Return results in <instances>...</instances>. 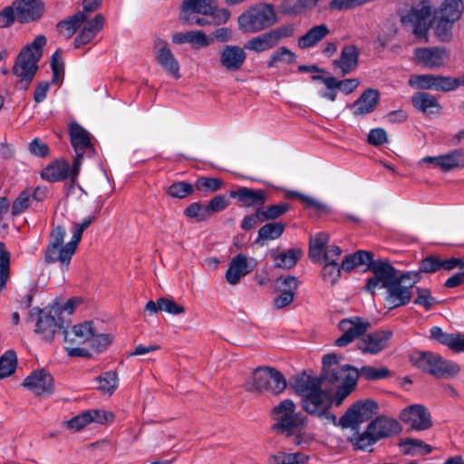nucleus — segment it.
Listing matches in <instances>:
<instances>
[{"mask_svg":"<svg viewBox=\"0 0 464 464\" xmlns=\"http://www.w3.org/2000/svg\"><path fill=\"white\" fill-rule=\"evenodd\" d=\"M275 423L272 430L276 432L292 438L295 446H308L314 440V433L308 431V418L296 411L295 403L290 399L283 400L272 410Z\"/></svg>","mask_w":464,"mask_h":464,"instance_id":"obj_1","label":"nucleus"},{"mask_svg":"<svg viewBox=\"0 0 464 464\" xmlns=\"http://www.w3.org/2000/svg\"><path fill=\"white\" fill-rule=\"evenodd\" d=\"M46 42L45 36L39 34L17 55L13 66V73L18 79L15 83L16 89L23 91L28 89L38 71V62L42 58L43 47Z\"/></svg>","mask_w":464,"mask_h":464,"instance_id":"obj_2","label":"nucleus"},{"mask_svg":"<svg viewBox=\"0 0 464 464\" xmlns=\"http://www.w3.org/2000/svg\"><path fill=\"white\" fill-rule=\"evenodd\" d=\"M287 383L285 376L276 368L259 366L252 372L251 380L245 384L248 392L261 395H279L286 389Z\"/></svg>","mask_w":464,"mask_h":464,"instance_id":"obj_3","label":"nucleus"},{"mask_svg":"<svg viewBox=\"0 0 464 464\" xmlns=\"http://www.w3.org/2000/svg\"><path fill=\"white\" fill-rule=\"evenodd\" d=\"M412 5L407 14L401 15V21L412 27L413 34L429 42L428 34L434 18V9L429 0H411Z\"/></svg>","mask_w":464,"mask_h":464,"instance_id":"obj_4","label":"nucleus"},{"mask_svg":"<svg viewBox=\"0 0 464 464\" xmlns=\"http://www.w3.org/2000/svg\"><path fill=\"white\" fill-rule=\"evenodd\" d=\"M276 14L271 4H259L248 8L238 18V27L245 33H257L274 25Z\"/></svg>","mask_w":464,"mask_h":464,"instance_id":"obj_5","label":"nucleus"},{"mask_svg":"<svg viewBox=\"0 0 464 464\" xmlns=\"http://www.w3.org/2000/svg\"><path fill=\"white\" fill-rule=\"evenodd\" d=\"M197 14L211 16L217 25L226 24L230 17V12L227 9L218 8L217 0H183L179 19L189 22L191 16Z\"/></svg>","mask_w":464,"mask_h":464,"instance_id":"obj_6","label":"nucleus"},{"mask_svg":"<svg viewBox=\"0 0 464 464\" xmlns=\"http://www.w3.org/2000/svg\"><path fill=\"white\" fill-rule=\"evenodd\" d=\"M413 365L436 377L454 376L459 372L458 364L445 361L431 352H415L410 357Z\"/></svg>","mask_w":464,"mask_h":464,"instance_id":"obj_7","label":"nucleus"},{"mask_svg":"<svg viewBox=\"0 0 464 464\" xmlns=\"http://www.w3.org/2000/svg\"><path fill=\"white\" fill-rule=\"evenodd\" d=\"M38 316L35 331L42 334L43 338L50 342L55 333L65 330V321L62 318V308L59 304L49 305L44 309L34 308L30 316Z\"/></svg>","mask_w":464,"mask_h":464,"instance_id":"obj_8","label":"nucleus"},{"mask_svg":"<svg viewBox=\"0 0 464 464\" xmlns=\"http://www.w3.org/2000/svg\"><path fill=\"white\" fill-rule=\"evenodd\" d=\"M421 278L420 272H408L400 275V277L386 289V307L396 308L407 304L411 298V288Z\"/></svg>","mask_w":464,"mask_h":464,"instance_id":"obj_9","label":"nucleus"},{"mask_svg":"<svg viewBox=\"0 0 464 464\" xmlns=\"http://www.w3.org/2000/svg\"><path fill=\"white\" fill-rule=\"evenodd\" d=\"M66 235L65 228L62 226L54 227L50 234V241L44 251V261L47 264L60 262L63 270H67L72 256L77 249L74 246L71 252L68 251L69 242L64 246L63 241Z\"/></svg>","mask_w":464,"mask_h":464,"instance_id":"obj_10","label":"nucleus"},{"mask_svg":"<svg viewBox=\"0 0 464 464\" xmlns=\"http://www.w3.org/2000/svg\"><path fill=\"white\" fill-rule=\"evenodd\" d=\"M333 405L332 396L322 388L305 398H301L300 406L310 416L324 419L326 423L336 424L337 418L330 412Z\"/></svg>","mask_w":464,"mask_h":464,"instance_id":"obj_11","label":"nucleus"},{"mask_svg":"<svg viewBox=\"0 0 464 464\" xmlns=\"http://www.w3.org/2000/svg\"><path fill=\"white\" fill-rule=\"evenodd\" d=\"M376 410L377 404L372 400L357 401L340 418L338 423L342 428H352L357 430L360 424L369 420Z\"/></svg>","mask_w":464,"mask_h":464,"instance_id":"obj_12","label":"nucleus"},{"mask_svg":"<svg viewBox=\"0 0 464 464\" xmlns=\"http://www.w3.org/2000/svg\"><path fill=\"white\" fill-rule=\"evenodd\" d=\"M373 276L369 278L364 288L372 295L374 294L376 288H387L394 281H396L401 274L388 262L383 260H376L371 266L370 269Z\"/></svg>","mask_w":464,"mask_h":464,"instance_id":"obj_13","label":"nucleus"},{"mask_svg":"<svg viewBox=\"0 0 464 464\" xmlns=\"http://www.w3.org/2000/svg\"><path fill=\"white\" fill-rule=\"evenodd\" d=\"M371 326L368 320L360 316H352L341 320L338 327L343 334L335 340V345L344 347L356 339H361Z\"/></svg>","mask_w":464,"mask_h":464,"instance_id":"obj_14","label":"nucleus"},{"mask_svg":"<svg viewBox=\"0 0 464 464\" xmlns=\"http://www.w3.org/2000/svg\"><path fill=\"white\" fill-rule=\"evenodd\" d=\"M392 332L390 330H377L365 334L357 343V349L362 354L376 355L388 348Z\"/></svg>","mask_w":464,"mask_h":464,"instance_id":"obj_15","label":"nucleus"},{"mask_svg":"<svg viewBox=\"0 0 464 464\" xmlns=\"http://www.w3.org/2000/svg\"><path fill=\"white\" fill-rule=\"evenodd\" d=\"M418 64L428 69L444 67L450 59V53L445 47H419L414 50Z\"/></svg>","mask_w":464,"mask_h":464,"instance_id":"obj_16","label":"nucleus"},{"mask_svg":"<svg viewBox=\"0 0 464 464\" xmlns=\"http://www.w3.org/2000/svg\"><path fill=\"white\" fill-rule=\"evenodd\" d=\"M153 52L155 60L166 72L175 79L180 78L179 63L165 40L155 39Z\"/></svg>","mask_w":464,"mask_h":464,"instance_id":"obj_17","label":"nucleus"},{"mask_svg":"<svg viewBox=\"0 0 464 464\" xmlns=\"http://www.w3.org/2000/svg\"><path fill=\"white\" fill-rule=\"evenodd\" d=\"M400 418L402 422L416 430H425L432 425L428 409L420 404H413L405 408L401 411Z\"/></svg>","mask_w":464,"mask_h":464,"instance_id":"obj_18","label":"nucleus"},{"mask_svg":"<svg viewBox=\"0 0 464 464\" xmlns=\"http://www.w3.org/2000/svg\"><path fill=\"white\" fill-rule=\"evenodd\" d=\"M23 386L37 396L50 395L54 390V381L50 372L41 369L28 375L24 380Z\"/></svg>","mask_w":464,"mask_h":464,"instance_id":"obj_19","label":"nucleus"},{"mask_svg":"<svg viewBox=\"0 0 464 464\" xmlns=\"http://www.w3.org/2000/svg\"><path fill=\"white\" fill-rule=\"evenodd\" d=\"M450 76L437 74H414L409 79V85L420 90L450 92Z\"/></svg>","mask_w":464,"mask_h":464,"instance_id":"obj_20","label":"nucleus"},{"mask_svg":"<svg viewBox=\"0 0 464 464\" xmlns=\"http://www.w3.org/2000/svg\"><path fill=\"white\" fill-rule=\"evenodd\" d=\"M13 6L17 21L27 24L40 19L44 14V4L38 0H14Z\"/></svg>","mask_w":464,"mask_h":464,"instance_id":"obj_21","label":"nucleus"},{"mask_svg":"<svg viewBox=\"0 0 464 464\" xmlns=\"http://www.w3.org/2000/svg\"><path fill=\"white\" fill-rule=\"evenodd\" d=\"M360 50L353 44L343 47L340 57L333 61L334 71L344 76L356 70L359 63Z\"/></svg>","mask_w":464,"mask_h":464,"instance_id":"obj_22","label":"nucleus"},{"mask_svg":"<svg viewBox=\"0 0 464 464\" xmlns=\"http://www.w3.org/2000/svg\"><path fill=\"white\" fill-rule=\"evenodd\" d=\"M229 197L237 200L240 207L251 208L263 206L267 198V193L264 189H253L246 187H238L229 192Z\"/></svg>","mask_w":464,"mask_h":464,"instance_id":"obj_23","label":"nucleus"},{"mask_svg":"<svg viewBox=\"0 0 464 464\" xmlns=\"http://www.w3.org/2000/svg\"><path fill=\"white\" fill-rule=\"evenodd\" d=\"M246 59L245 48L238 45H225L219 53L220 64L229 72L239 71Z\"/></svg>","mask_w":464,"mask_h":464,"instance_id":"obj_24","label":"nucleus"},{"mask_svg":"<svg viewBox=\"0 0 464 464\" xmlns=\"http://www.w3.org/2000/svg\"><path fill=\"white\" fill-rule=\"evenodd\" d=\"M324 380V379L321 375L315 376L307 374L306 372H302L296 374L292 379L291 385L301 398H305V396L320 390Z\"/></svg>","mask_w":464,"mask_h":464,"instance_id":"obj_25","label":"nucleus"},{"mask_svg":"<svg viewBox=\"0 0 464 464\" xmlns=\"http://www.w3.org/2000/svg\"><path fill=\"white\" fill-rule=\"evenodd\" d=\"M323 372L321 376L331 383H335L341 381L343 375L351 372V365H340L337 361V355L334 353H328L323 357Z\"/></svg>","mask_w":464,"mask_h":464,"instance_id":"obj_26","label":"nucleus"},{"mask_svg":"<svg viewBox=\"0 0 464 464\" xmlns=\"http://www.w3.org/2000/svg\"><path fill=\"white\" fill-rule=\"evenodd\" d=\"M380 101V93L377 90L369 88L353 103V114L355 117H362L372 113L377 107Z\"/></svg>","mask_w":464,"mask_h":464,"instance_id":"obj_27","label":"nucleus"},{"mask_svg":"<svg viewBox=\"0 0 464 464\" xmlns=\"http://www.w3.org/2000/svg\"><path fill=\"white\" fill-rule=\"evenodd\" d=\"M253 269L249 266L248 259L246 255L240 253L234 256L226 272V280L231 285H235L239 283L240 279L246 276Z\"/></svg>","mask_w":464,"mask_h":464,"instance_id":"obj_28","label":"nucleus"},{"mask_svg":"<svg viewBox=\"0 0 464 464\" xmlns=\"http://www.w3.org/2000/svg\"><path fill=\"white\" fill-rule=\"evenodd\" d=\"M104 17L102 14H97L92 19L86 20L80 34L75 37L73 44L75 48H80L92 42L96 34L103 28Z\"/></svg>","mask_w":464,"mask_h":464,"instance_id":"obj_29","label":"nucleus"},{"mask_svg":"<svg viewBox=\"0 0 464 464\" xmlns=\"http://www.w3.org/2000/svg\"><path fill=\"white\" fill-rule=\"evenodd\" d=\"M369 430L377 440L397 434L400 430L399 422L386 416H379L369 423Z\"/></svg>","mask_w":464,"mask_h":464,"instance_id":"obj_30","label":"nucleus"},{"mask_svg":"<svg viewBox=\"0 0 464 464\" xmlns=\"http://www.w3.org/2000/svg\"><path fill=\"white\" fill-rule=\"evenodd\" d=\"M411 103L415 109L428 116L440 114L441 106L437 98L425 92H417L411 96Z\"/></svg>","mask_w":464,"mask_h":464,"instance_id":"obj_31","label":"nucleus"},{"mask_svg":"<svg viewBox=\"0 0 464 464\" xmlns=\"http://www.w3.org/2000/svg\"><path fill=\"white\" fill-rule=\"evenodd\" d=\"M92 322H84L76 324L71 331L63 330V336L65 343L69 344H82L90 342L93 334Z\"/></svg>","mask_w":464,"mask_h":464,"instance_id":"obj_32","label":"nucleus"},{"mask_svg":"<svg viewBox=\"0 0 464 464\" xmlns=\"http://www.w3.org/2000/svg\"><path fill=\"white\" fill-rule=\"evenodd\" d=\"M71 143L75 153H85L92 150L90 135L80 124L73 122L69 127Z\"/></svg>","mask_w":464,"mask_h":464,"instance_id":"obj_33","label":"nucleus"},{"mask_svg":"<svg viewBox=\"0 0 464 464\" xmlns=\"http://www.w3.org/2000/svg\"><path fill=\"white\" fill-rule=\"evenodd\" d=\"M302 256V251L298 248H291L287 252H281L279 249L271 251V257L274 259L276 267L290 269L294 267Z\"/></svg>","mask_w":464,"mask_h":464,"instance_id":"obj_34","label":"nucleus"},{"mask_svg":"<svg viewBox=\"0 0 464 464\" xmlns=\"http://www.w3.org/2000/svg\"><path fill=\"white\" fill-rule=\"evenodd\" d=\"M171 40L176 44H190L199 47L210 44L208 36L201 30L177 33L172 35Z\"/></svg>","mask_w":464,"mask_h":464,"instance_id":"obj_35","label":"nucleus"},{"mask_svg":"<svg viewBox=\"0 0 464 464\" xmlns=\"http://www.w3.org/2000/svg\"><path fill=\"white\" fill-rule=\"evenodd\" d=\"M330 30L324 24L312 27L307 33L298 39V46L301 49H308L314 47L328 35Z\"/></svg>","mask_w":464,"mask_h":464,"instance_id":"obj_36","label":"nucleus"},{"mask_svg":"<svg viewBox=\"0 0 464 464\" xmlns=\"http://www.w3.org/2000/svg\"><path fill=\"white\" fill-rule=\"evenodd\" d=\"M70 174V167L65 160H57L42 171V178L50 182L64 180Z\"/></svg>","mask_w":464,"mask_h":464,"instance_id":"obj_37","label":"nucleus"},{"mask_svg":"<svg viewBox=\"0 0 464 464\" xmlns=\"http://www.w3.org/2000/svg\"><path fill=\"white\" fill-rule=\"evenodd\" d=\"M285 229V225L282 222H269L262 226L255 240L256 244L264 245L266 241H272L279 238Z\"/></svg>","mask_w":464,"mask_h":464,"instance_id":"obj_38","label":"nucleus"},{"mask_svg":"<svg viewBox=\"0 0 464 464\" xmlns=\"http://www.w3.org/2000/svg\"><path fill=\"white\" fill-rule=\"evenodd\" d=\"M440 169L444 172L455 169L464 168V152L461 150H455L450 153L438 156Z\"/></svg>","mask_w":464,"mask_h":464,"instance_id":"obj_39","label":"nucleus"},{"mask_svg":"<svg viewBox=\"0 0 464 464\" xmlns=\"http://www.w3.org/2000/svg\"><path fill=\"white\" fill-rule=\"evenodd\" d=\"M330 237L324 232L318 233L310 237L309 241V257L314 263L322 262V254L329 242Z\"/></svg>","mask_w":464,"mask_h":464,"instance_id":"obj_40","label":"nucleus"},{"mask_svg":"<svg viewBox=\"0 0 464 464\" xmlns=\"http://www.w3.org/2000/svg\"><path fill=\"white\" fill-rule=\"evenodd\" d=\"M351 373L357 374V379L361 377L366 381L382 380L391 375V372L388 368L381 367L378 369L371 365H365L360 369L352 366Z\"/></svg>","mask_w":464,"mask_h":464,"instance_id":"obj_41","label":"nucleus"},{"mask_svg":"<svg viewBox=\"0 0 464 464\" xmlns=\"http://www.w3.org/2000/svg\"><path fill=\"white\" fill-rule=\"evenodd\" d=\"M86 22L85 16L77 12L57 24L59 31L66 37L71 38L78 29Z\"/></svg>","mask_w":464,"mask_h":464,"instance_id":"obj_42","label":"nucleus"},{"mask_svg":"<svg viewBox=\"0 0 464 464\" xmlns=\"http://www.w3.org/2000/svg\"><path fill=\"white\" fill-rule=\"evenodd\" d=\"M276 44L270 34L266 32L249 39L244 45V48L255 53H262L272 49Z\"/></svg>","mask_w":464,"mask_h":464,"instance_id":"obj_43","label":"nucleus"},{"mask_svg":"<svg viewBox=\"0 0 464 464\" xmlns=\"http://www.w3.org/2000/svg\"><path fill=\"white\" fill-rule=\"evenodd\" d=\"M342 383L338 386L333 403L340 405L343 400L355 389L357 384V374H352L351 372L343 375Z\"/></svg>","mask_w":464,"mask_h":464,"instance_id":"obj_44","label":"nucleus"},{"mask_svg":"<svg viewBox=\"0 0 464 464\" xmlns=\"http://www.w3.org/2000/svg\"><path fill=\"white\" fill-rule=\"evenodd\" d=\"M464 10L462 0H443L440 6V14L444 17L458 21Z\"/></svg>","mask_w":464,"mask_h":464,"instance_id":"obj_45","label":"nucleus"},{"mask_svg":"<svg viewBox=\"0 0 464 464\" xmlns=\"http://www.w3.org/2000/svg\"><path fill=\"white\" fill-rule=\"evenodd\" d=\"M289 209V205L285 202H280L278 204L269 205L266 207L261 206L258 208V214L261 215V222L267 220H275L284 214H285Z\"/></svg>","mask_w":464,"mask_h":464,"instance_id":"obj_46","label":"nucleus"},{"mask_svg":"<svg viewBox=\"0 0 464 464\" xmlns=\"http://www.w3.org/2000/svg\"><path fill=\"white\" fill-rule=\"evenodd\" d=\"M456 20H451L449 17H440L435 21L434 33L441 42H449L452 37L453 24Z\"/></svg>","mask_w":464,"mask_h":464,"instance_id":"obj_47","label":"nucleus"},{"mask_svg":"<svg viewBox=\"0 0 464 464\" xmlns=\"http://www.w3.org/2000/svg\"><path fill=\"white\" fill-rule=\"evenodd\" d=\"M295 59L296 55L290 49L285 46H281L272 53L267 61V66L274 68L278 63L291 64L295 63Z\"/></svg>","mask_w":464,"mask_h":464,"instance_id":"obj_48","label":"nucleus"},{"mask_svg":"<svg viewBox=\"0 0 464 464\" xmlns=\"http://www.w3.org/2000/svg\"><path fill=\"white\" fill-rule=\"evenodd\" d=\"M17 357L13 350L6 351L0 357V379L6 378L13 374L16 369Z\"/></svg>","mask_w":464,"mask_h":464,"instance_id":"obj_49","label":"nucleus"},{"mask_svg":"<svg viewBox=\"0 0 464 464\" xmlns=\"http://www.w3.org/2000/svg\"><path fill=\"white\" fill-rule=\"evenodd\" d=\"M10 273V252L4 243L0 242V291L4 290Z\"/></svg>","mask_w":464,"mask_h":464,"instance_id":"obj_50","label":"nucleus"},{"mask_svg":"<svg viewBox=\"0 0 464 464\" xmlns=\"http://www.w3.org/2000/svg\"><path fill=\"white\" fill-rule=\"evenodd\" d=\"M377 441L372 431H370L369 426L364 432L357 433L351 438V442L354 448L362 450L372 451L370 448Z\"/></svg>","mask_w":464,"mask_h":464,"instance_id":"obj_51","label":"nucleus"},{"mask_svg":"<svg viewBox=\"0 0 464 464\" xmlns=\"http://www.w3.org/2000/svg\"><path fill=\"white\" fill-rule=\"evenodd\" d=\"M314 0H284L280 5V11L284 14L294 15L301 14Z\"/></svg>","mask_w":464,"mask_h":464,"instance_id":"obj_52","label":"nucleus"},{"mask_svg":"<svg viewBox=\"0 0 464 464\" xmlns=\"http://www.w3.org/2000/svg\"><path fill=\"white\" fill-rule=\"evenodd\" d=\"M99 381V390L103 393L111 395L118 387V377L114 372H106L97 379Z\"/></svg>","mask_w":464,"mask_h":464,"instance_id":"obj_53","label":"nucleus"},{"mask_svg":"<svg viewBox=\"0 0 464 464\" xmlns=\"http://www.w3.org/2000/svg\"><path fill=\"white\" fill-rule=\"evenodd\" d=\"M95 219V216H90L84 218L81 223L73 224V231L72 239L69 241L68 251L71 252L74 246H78L79 242L82 239V233L85 229L89 227V226Z\"/></svg>","mask_w":464,"mask_h":464,"instance_id":"obj_54","label":"nucleus"},{"mask_svg":"<svg viewBox=\"0 0 464 464\" xmlns=\"http://www.w3.org/2000/svg\"><path fill=\"white\" fill-rule=\"evenodd\" d=\"M402 445L405 448V452L411 455H427L432 451V447L430 445H428L420 440L409 439L405 440Z\"/></svg>","mask_w":464,"mask_h":464,"instance_id":"obj_55","label":"nucleus"},{"mask_svg":"<svg viewBox=\"0 0 464 464\" xmlns=\"http://www.w3.org/2000/svg\"><path fill=\"white\" fill-rule=\"evenodd\" d=\"M33 204L30 190L22 191L12 205V215L18 216Z\"/></svg>","mask_w":464,"mask_h":464,"instance_id":"obj_56","label":"nucleus"},{"mask_svg":"<svg viewBox=\"0 0 464 464\" xmlns=\"http://www.w3.org/2000/svg\"><path fill=\"white\" fill-rule=\"evenodd\" d=\"M184 213L187 217L196 218L198 222L205 221L209 218L206 205H202L198 202L190 204L185 209Z\"/></svg>","mask_w":464,"mask_h":464,"instance_id":"obj_57","label":"nucleus"},{"mask_svg":"<svg viewBox=\"0 0 464 464\" xmlns=\"http://www.w3.org/2000/svg\"><path fill=\"white\" fill-rule=\"evenodd\" d=\"M221 180L217 178L201 177L195 182V188L203 191H218L221 188Z\"/></svg>","mask_w":464,"mask_h":464,"instance_id":"obj_58","label":"nucleus"},{"mask_svg":"<svg viewBox=\"0 0 464 464\" xmlns=\"http://www.w3.org/2000/svg\"><path fill=\"white\" fill-rule=\"evenodd\" d=\"M416 292L417 297L414 300V304L422 305L426 310L431 309L437 303V300L431 295L430 289L418 287Z\"/></svg>","mask_w":464,"mask_h":464,"instance_id":"obj_59","label":"nucleus"},{"mask_svg":"<svg viewBox=\"0 0 464 464\" xmlns=\"http://www.w3.org/2000/svg\"><path fill=\"white\" fill-rule=\"evenodd\" d=\"M299 281L295 276H280L276 280V288L279 293H295Z\"/></svg>","mask_w":464,"mask_h":464,"instance_id":"obj_60","label":"nucleus"},{"mask_svg":"<svg viewBox=\"0 0 464 464\" xmlns=\"http://www.w3.org/2000/svg\"><path fill=\"white\" fill-rule=\"evenodd\" d=\"M194 191L193 186L187 182H176L168 188V193L177 198H183Z\"/></svg>","mask_w":464,"mask_h":464,"instance_id":"obj_61","label":"nucleus"},{"mask_svg":"<svg viewBox=\"0 0 464 464\" xmlns=\"http://www.w3.org/2000/svg\"><path fill=\"white\" fill-rule=\"evenodd\" d=\"M229 205V200L225 195H217L206 205L209 217L215 213L225 210Z\"/></svg>","mask_w":464,"mask_h":464,"instance_id":"obj_62","label":"nucleus"},{"mask_svg":"<svg viewBox=\"0 0 464 464\" xmlns=\"http://www.w3.org/2000/svg\"><path fill=\"white\" fill-rule=\"evenodd\" d=\"M341 276V267L338 263H325L322 269V276L325 281L335 284Z\"/></svg>","mask_w":464,"mask_h":464,"instance_id":"obj_63","label":"nucleus"},{"mask_svg":"<svg viewBox=\"0 0 464 464\" xmlns=\"http://www.w3.org/2000/svg\"><path fill=\"white\" fill-rule=\"evenodd\" d=\"M440 264H441V258L439 256H429L426 258L422 259L420 266V273H435L439 270H440Z\"/></svg>","mask_w":464,"mask_h":464,"instance_id":"obj_64","label":"nucleus"}]
</instances>
